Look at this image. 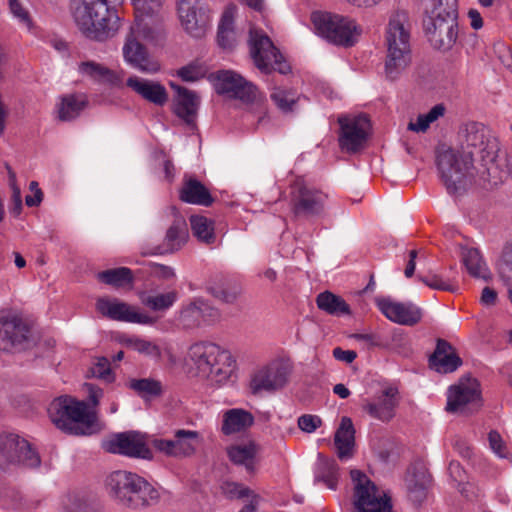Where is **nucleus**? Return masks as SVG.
<instances>
[{"instance_id": "f257e3e1", "label": "nucleus", "mask_w": 512, "mask_h": 512, "mask_svg": "<svg viewBox=\"0 0 512 512\" xmlns=\"http://www.w3.org/2000/svg\"><path fill=\"white\" fill-rule=\"evenodd\" d=\"M165 38L163 21L159 14L135 13L134 22L129 26L122 47L124 61L132 68L146 74L160 70L143 42L160 44Z\"/></svg>"}, {"instance_id": "f03ea898", "label": "nucleus", "mask_w": 512, "mask_h": 512, "mask_svg": "<svg viewBox=\"0 0 512 512\" xmlns=\"http://www.w3.org/2000/svg\"><path fill=\"white\" fill-rule=\"evenodd\" d=\"M121 0H71L73 19L81 33L89 39L105 41L121 26V19L111 8Z\"/></svg>"}, {"instance_id": "7ed1b4c3", "label": "nucleus", "mask_w": 512, "mask_h": 512, "mask_svg": "<svg viewBox=\"0 0 512 512\" xmlns=\"http://www.w3.org/2000/svg\"><path fill=\"white\" fill-rule=\"evenodd\" d=\"M109 496L119 505L133 509H143L160 501V490L144 477L127 471L111 472L105 480Z\"/></svg>"}, {"instance_id": "20e7f679", "label": "nucleus", "mask_w": 512, "mask_h": 512, "mask_svg": "<svg viewBox=\"0 0 512 512\" xmlns=\"http://www.w3.org/2000/svg\"><path fill=\"white\" fill-rule=\"evenodd\" d=\"M412 24L405 10L394 11L388 20L385 31V74L390 80H396L411 63Z\"/></svg>"}, {"instance_id": "39448f33", "label": "nucleus", "mask_w": 512, "mask_h": 512, "mask_svg": "<svg viewBox=\"0 0 512 512\" xmlns=\"http://www.w3.org/2000/svg\"><path fill=\"white\" fill-rule=\"evenodd\" d=\"M48 414L55 426L65 432L91 435L101 430L97 411L71 396L55 398L48 407Z\"/></svg>"}, {"instance_id": "423d86ee", "label": "nucleus", "mask_w": 512, "mask_h": 512, "mask_svg": "<svg viewBox=\"0 0 512 512\" xmlns=\"http://www.w3.org/2000/svg\"><path fill=\"white\" fill-rule=\"evenodd\" d=\"M185 360L199 377L215 383L226 381L233 371L234 360L231 353L210 341L191 344Z\"/></svg>"}, {"instance_id": "0eeeda50", "label": "nucleus", "mask_w": 512, "mask_h": 512, "mask_svg": "<svg viewBox=\"0 0 512 512\" xmlns=\"http://www.w3.org/2000/svg\"><path fill=\"white\" fill-rule=\"evenodd\" d=\"M472 159L454 149H446L437 155V169L447 192L451 195L463 193L473 181Z\"/></svg>"}, {"instance_id": "6e6552de", "label": "nucleus", "mask_w": 512, "mask_h": 512, "mask_svg": "<svg viewBox=\"0 0 512 512\" xmlns=\"http://www.w3.org/2000/svg\"><path fill=\"white\" fill-rule=\"evenodd\" d=\"M311 21L319 36L338 46H353L362 32L355 20L337 14L313 12Z\"/></svg>"}, {"instance_id": "1a4fd4ad", "label": "nucleus", "mask_w": 512, "mask_h": 512, "mask_svg": "<svg viewBox=\"0 0 512 512\" xmlns=\"http://www.w3.org/2000/svg\"><path fill=\"white\" fill-rule=\"evenodd\" d=\"M350 476L353 483L352 512H392L390 498L380 494L366 474L353 469Z\"/></svg>"}, {"instance_id": "9d476101", "label": "nucleus", "mask_w": 512, "mask_h": 512, "mask_svg": "<svg viewBox=\"0 0 512 512\" xmlns=\"http://www.w3.org/2000/svg\"><path fill=\"white\" fill-rule=\"evenodd\" d=\"M250 54L255 66L264 74L278 71L290 72V65L284 60L271 39L262 31L251 29L249 33Z\"/></svg>"}, {"instance_id": "9b49d317", "label": "nucleus", "mask_w": 512, "mask_h": 512, "mask_svg": "<svg viewBox=\"0 0 512 512\" xmlns=\"http://www.w3.org/2000/svg\"><path fill=\"white\" fill-rule=\"evenodd\" d=\"M40 463L38 452L26 439L15 433L0 434V468L9 466L36 468Z\"/></svg>"}, {"instance_id": "f8f14e48", "label": "nucleus", "mask_w": 512, "mask_h": 512, "mask_svg": "<svg viewBox=\"0 0 512 512\" xmlns=\"http://www.w3.org/2000/svg\"><path fill=\"white\" fill-rule=\"evenodd\" d=\"M35 344L30 326L15 313L0 311V350H25Z\"/></svg>"}, {"instance_id": "ddd939ff", "label": "nucleus", "mask_w": 512, "mask_h": 512, "mask_svg": "<svg viewBox=\"0 0 512 512\" xmlns=\"http://www.w3.org/2000/svg\"><path fill=\"white\" fill-rule=\"evenodd\" d=\"M327 195L296 179L291 187L292 211L296 217L312 218L322 215Z\"/></svg>"}, {"instance_id": "4468645a", "label": "nucleus", "mask_w": 512, "mask_h": 512, "mask_svg": "<svg viewBox=\"0 0 512 512\" xmlns=\"http://www.w3.org/2000/svg\"><path fill=\"white\" fill-rule=\"evenodd\" d=\"M200 442L201 436L198 431L178 429L172 439L155 438L151 444L167 457L183 459L193 456Z\"/></svg>"}, {"instance_id": "2eb2a0df", "label": "nucleus", "mask_w": 512, "mask_h": 512, "mask_svg": "<svg viewBox=\"0 0 512 512\" xmlns=\"http://www.w3.org/2000/svg\"><path fill=\"white\" fill-rule=\"evenodd\" d=\"M96 310L108 319L120 322L152 325L156 318L142 312L138 307L117 298L100 297L96 301Z\"/></svg>"}, {"instance_id": "dca6fc26", "label": "nucleus", "mask_w": 512, "mask_h": 512, "mask_svg": "<svg viewBox=\"0 0 512 512\" xmlns=\"http://www.w3.org/2000/svg\"><path fill=\"white\" fill-rule=\"evenodd\" d=\"M479 383L476 379L461 380L448 390L446 410L453 413L468 414L481 405Z\"/></svg>"}, {"instance_id": "f3484780", "label": "nucleus", "mask_w": 512, "mask_h": 512, "mask_svg": "<svg viewBox=\"0 0 512 512\" xmlns=\"http://www.w3.org/2000/svg\"><path fill=\"white\" fill-rule=\"evenodd\" d=\"M339 146L348 153L358 152L367 140L370 121L366 115L341 116Z\"/></svg>"}, {"instance_id": "a211bd4d", "label": "nucleus", "mask_w": 512, "mask_h": 512, "mask_svg": "<svg viewBox=\"0 0 512 512\" xmlns=\"http://www.w3.org/2000/svg\"><path fill=\"white\" fill-rule=\"evenodd\" d=\"M103 448L113 454L130 458L152 459V451L146 445L144 437L135 431L122 432L112 435L103 443Z\"/></svg>"}, {"instance_id": "6ab92c4d", "label": "nucleus", "mask_w": 512, "mask_h": 512, "mask_svg": "<svg viewBox=\"0 0 512 512\" xmlns=\"http://www.w3.org/2000/svg\"><path fill=\"white\" fill-rule=\"evenodd\" d=\"M423 26L430 44L437 50L448 51L459 36L458 17L423 21Z\"/></svg>"}, {"instance_id": "aec40b11", "label": "nucleus", "mask_w": 512, "mask_h": 512, "mask_svg": "<svg viewBox=\"0 0 512 512\" xmlns=\"http://www.w3.org/2000/svg\"><path fill=\"white\" fill-rule=\"evenodd\" d=\"M381 313L390 321L404 326H414L423 317V310L413 302H398L390 297L376 299Z\"/></svg>"}, {"instance_id": "412c9836", "label": "nucleus", "mask_w": 512, "mask_h": 512, "mask_svg": "<svg viewBox=\"0 0 512 512\" xmlns=\"http://www.w3.org/2000/svg\"><path fill=\"white\" fill-rule=\"evenodd\" d=\"M177 13L184 30L194 38L205 35L209 15L199 6V0H177Z\"/></svg>"}, {"instance_id": "4be33fe9", "label": "nucleus", "mask_w": 512, "mask_h": 512, "mask_svg": "<svg viewBox=\"0 0 512 512\" xmlns=\"http://www.w3.org/2000/svg\"><path fill=\"white\" fill-rule=\"evenodd\" d=\"M289 374L287 365L272 362L254 373L250 381V389L253 394L278 390L287 383Z\"/></svg>"}, {"instance_id": "5701e85b", "label": "nucleus", "mask_w": 512, "mask_h": 512, "mask_svg": "<svg viewBox=\"0 0 512 512\" xmlns=\"http://www.w3.org/2000/svg\"><path fill=\"white\" fill-rule=\"evenodd\" d=\"M216 89L220 94L245 102L253 101L257 90L255 85L233 71L218 72Z\"/></svg>"}, {"instance_id": "b1692460", "label": "nucleus", "mask_w": 512, "mask_h": 512, "mask_svg": "<svg viewBox=\"0 0 512 512\" xmlns=\"http://www.w3.org/2000/svg\"><path fill=\"white\" fill-rule=\"evenodd\" d=\"M431 483V475L422 462L413 463L407 470L405 484L409 499L420 505L427 496Z\"/></svg>"}, {"instance_id": "393cba45", "label": "nucleus", "mask_w": 512, "mask_h": 512, "mask_svg": "<svg viewBox=\"0 0 512 512\" xmlns=\"http://www.w3.org/2000/svg\"><path fill=\"white\" fill-rule=\"evenodd\" d=\"M462 360L452 345L444 339H438L434 353L429 358V365L439 373L454 372L461 366Z\"/></svg>"}, {"instance_id": "a878e982", "label": "nucleus", "mask_w": 512, "mask_h": 512, "mask_svg": "<svg viewBox=\"0 0 512 512\" xmlns=\"http://www.w3.org/2000/svg\"><path fill=\"white\" fill-rule=\"evenodd\" d=\"M126 85L143 99L155 105L163 106L168 100L167 91L159 82L131 76L127 79Z\"/></svg>"}, {"instance_id": "bb28decb", "label": "nucleus", "mask_w": 512, "mask_h": 512, "mask_svg": "<svg viewBox=\"0 0 512 512\" xmlns=\"http://www.w3.org/2000/svg\"><path fill=\"white\" fill-rule=\"evenodd\" d=\"M189 237L186 220L182 216L175 217L174 221L167 229L163 243L157 246L152 254L174 253L180 250L187 242Z\"/></svg>"}, {"instance_id": "cd10ccee", "label": "nucleus", "mask_w": 512, "mask_h": 512, "mask_svg": "<svg viewBox=\"0 0 512 512\" xmlns=\"http://www.w3.org/2000/svg\"><path fill=\"white\" fill-rule=\"evenodd\" d=\"M396 390L393 388L385 389L374 400L363 405L372 418L387 422L395 416V408L397 406Z\"/></svg>"}, {"instance_id": "c85d7f7f", "label": "nucleus", "mask_w": 512, "mask_h": 512, "mask_svg": "<svg viewBox=\"0 0 512 512\" xmlns=\"http://www.w3.org/2000/svg\"><path fill=\"white\" fill-rule=\"evenodd\" d=\"M179 198L185 203L204 207H209L214 202V198L209 189L192 176L184 177L182 187L179 191Z\"/></svg>"}, {"instance_id": "c756f323", "label": "nucleus", "mask_w": 512, "mask_h": 512, "mask_svg": "<svg viewBox=\"0 0 512 512\" xmlns=\"http://www.w3.org/2000/svg\"><path fill=\"white\" fill-rule=\"evenodd\" d=\"M254 424V416L242 408H232L224 411L222 415L221 432L232 435L245 432Z\"/></svg>"}, {"instance_id": "7c9ffc66", "label": "nucleus", "mask_w": 512, "mask_h": 512, "mask_svg": "<svg viewBox=\"0 0 512 512\" xmlns=\"http://www.w3.org/2000/svg\"><path fill=\"white\" fill-rule=\"evenodd\" d=\"M258 451V446L253 441H249L231 445L227 448V455L233 464L243 466L251 473L255 470Z\"/></svg>"}, {"instance_id": "2f4dec72", "label": "nucleus", "mask_w": 512, "mask_h": 512, "mask_svg": "<svg viewBox=\"0 0 512 512\" xmlns=\"http://www.w3.org/2000/svg\"><path fill=\"white\" fill-rule=\"evenodd\" d=\"M334 443L337 448V455L341 460L349 459L353 456L355 429L349 417H342L335 433Z\"/></svg>"}, {"instance_id": "473e14b6", "label": "nucleus", "mask_w": 512, "mask_h": 512, "mask_svg": "<svg viewBox=\"0 0 512 512\" xmlns=\"http://www.w3.org/2000/svg\"><path fill=\"white\" fill-rule=\"evenodd\" d=\"M171 88L177 93L175 113L187 124H192L198 106L196 94L185 87L170 83Z\"/></svg>"}, {"instance_id": "72a5a7b5", "label": "nucleus", "mask_w": 512, "mask_h": 512, "mask_svg": "<svg viewBox=\"0 0 512 512\" xmlns=\"http://www.w3.org/2000/svg\"><path fill=\"white\" fill-rule=\"evenodd\" d=\"M78 71L80 74L90 77L94 81L114 86L119 85L123 79L121 73L94 61L81 62Z\"/></svg>"}, {"instance_id": "f704fd0d", "label": "nucleus", "mask_w": 512, "mask_h": 512, "mask_svg": "<svg viewBox=\"0 0 512 512\" xmlns=\"http://www.w3.org/2000/svg\"><path fill=\"white\" fill-rule=\"evenodd\" d=\"M206 291L214 298L229 304L234 303L241 294L240 287L230 283L222 275L211 277L206 284Z\"/></svg>"}, {"instance_id": "c9c22d12", "label": "nucleus", "mask_w": 512, "mask_h": 512, "mask_svg": "<svg viewBox=\"0 0 512 512\" xmlns=\"http://www.w3.org/2000/svg\"><path fill=\"white\" fill-rule=\"evenodd\" d=\"M86 106V99L83 95L68 94L60 98L57 104L58 118L61 121H71L77 118Z\"/></svg>"}, {"instance_id": "e433bc0d", "label": "nucleus", "mask_w": 512, "mask_h": 512, "mask_svg": "<svg viewBox=\"0 0 512 512\" xmlns=\"http://www.w3.org/2000/svg\"><path fill=\"white\" fill-rule=\"evenodd\" d=\"M318 308L333 316L350 314V307L346 301L330 291L320 293L316 298Z\"/></svg>"}, {"instance_id": "4c0bfd02", "label": "nucleus", "mask_w": 512, "mask_h": 512, "mask_svg": "<svg viewBox=\"0 0 512 512\" xmlns=\"http://www.w3.org/2000/svg\"><path fill=\"white\" fill-rule=\"evenodd\" d=\"M465 141L467 146L479 148L486 151L485 155L493 156L495 151V142L486 140V130L483 125L472 123L466 128Z\"/></svg>"}, {"instance_id": "58836bf2", "label": "nucleus", "mask_w": 512, "mask_h": 512, "mask_svg": "<svg viewBox=\"0 0 512 512\" xmlns=\"http://www.w3.org/2000/svg\"><path fill=\"white\" fill-rule=\"evenodd\" d=\"M462 262L472 277L484 280L490 278V272L478 249H465L462 254Z\"/></svg>"}, {"instance_id": "ea45409f", "label": "nucleus", "mask_w": 512, "mask_h": 512, "mask_svg": "<svg viewBox=\"0 0 512 512\" xmlns=\"http://www.w3.org/2000/svg\"><path fill=\"white\" fill-rule=\"evenodd\" d=\"M458 17L457 0H430L424 21Z\"/></svg>"}, {"instance_id": "a19ab883", "label": "nucleus", "mask_w": 512, "mask_h": 512, "mask_svg": "<svg viewBox=\"0 0 512 512\" xmlns=\"http://www.w3.org/2000/svg\"><path fill=\"white\" fill-rule=\"evenodd\" d=\"M201 298H194L179 310L178 322L184 329H193L202 324Z\"/></svg>"}, {"instance_id": "79ce46f5", "label": "nucleus", "mask_w": 512, "mask_h": 512, "mask_svg": "<svg viewBox=\"0 0 512 512\" xmlns=\"http://www.w3.org/2000/svg\"><path fill=\"white\" fill-rule=\"evenodd\" d=\"M58 512H99V510L85 496L78 493H68L61 498Z\"/></svg>"}, {"instance_id": "37998d69", "label": "nucleus", "mask_w": 512, "mask_h": 512, "mask_svg": "<svg viewBox=\"0 0 512 512\" xmlns=\"http://www.w3.org/2000/svg\"><path fill=\"white\" fill-rule=\"evenodd\" d=\"M190 225L193 235L201 242L211 244L215 241L214 221L202 215H192Z\"/></svg>"}, {"instance_id": "c03bdc74", "label": "nucleus", "mask_w": 512, "mask_h": 512, "mask_svg": "<svg viewBox=\"0 0 512 512\" xmlns=\"http://www.w3.org/2000/svg\"><path fill=\"white\" fill-rule=\"evenodd\" d=\"M141 303L152 311H166L171 308L177 300V292L170 291L162 294H140Z\"/></svg>"}, {"instance_id": "a18cd8bd", "label": "nucleus", "mask_w": 512, "mask_h": 512, "mask_svg": "<svg viewBox=\"0 0 512 512\" xmlns=\"http://www.w3.org/2000/svg\"><path fill=\"white\" fill-rule=\"evenodd\" d=\"M233 23V11L226 9L221 17L217 33L218 44L224 49L232 48L235 43Z\"/></svg>"}, {"instance_id": "49530a36", "label": "nucleus", "mask_w": 512, "mask_h": 512, "mask_svg": "<svg viewBox=\"0 0 512 512\" xmlns=\"http://www.w3.org/2000/svg\"><path fill=\"white\" fill-rule=\"evenodd\" d=\"M273 103L283 112H291L300 96L296 90L285 87H273L270 93Z\"/></svg>"}, {"instance_id": "de8ad7c7", "label": "nucleus", "mask_w": 512, "mask_h": 512, "mask_svg": "<svg viewBox=\"0 0 512 512\" xmlns=\"http://www.w3.org/2000/svg\"><path fill=\"white\" fill-rule=\"evenodd\" d=\"M98 279L105 284L112 285L114 287H122L126 284L133 283V274L131 269L127 267H119L98 273Z\"/></svg>"}, {"instance_id": "09e8293b", "label": "nucleus", "mask_w": 512, "mask_h": 512, "mask_svg": "<svg viewBox=\"0 0 512 512\" xmlns=\"http://www.w3.org/2000/svg\"><path fill=\"white\" fill-rule=\"evenodd\" d=\"M446 107L440 103L433 106L428 113L418 115L416 121H410L408 129L413 132H425L431 123L444 116Z\"/></svg>"}, {"instance_id": "8fccbe9b", "label": "nucleus", "mask_w": 512, "mask_h": 512, "mask_svg": "<svg viewBox=\"0 0 512 512\" xmlns=\"http://www.w3.org/2000/svg\"><path fill=\"white\" fill-rule=\"evenodd\" d=\"M129 387L142 398H152L162 394L161 382L150 378L132 379Z\"/></svg>"}, {"instance_id": "3c124183", "label": "nucleus", "mask_w": 512, "mask_h": 512, "mask_svg": "<svg viewBox=\"0 0 512 512\" xmlns=\"http://www.w3.org/2000/svg\"><path fill=\"white\" fill-rule=\"evenodd\" d=\"M128 345L138 353L144 354L148 357L159 359L161 357L160 347L153 341L133 337L128 340Z\"/></svg>"}, {"instance_id": "603ef678", "label": "nucleus", "mask_w": 512, "mask_h": 512, "mask_svg": "<svg viewBox=\"0 0 512 512\" xmlns=\"http://www.w3.org/2000/svg\"><path fill=\"white\" fill-rule=\"evenodd\" d=\"M418 279L432 289L455 292L457 285L451 278L444 279L436 273H429L426 276H418Z\"/></svg>"}, {"instance_id": "864d4df0", "label": "nucleus", "mask_w": 512, "mask_h": 512, "mask_svg": "<svg viewBox=\"0 0 512 512\" xmlns=\"http://www.w3.org/2000/svg\"><path fill=\"white\" fill-rule=\"evenodd\" d=\"M338 466L332 461L326 463L315 476V482H323L329 489L336 490L338 486Z\"/></svg>"}, {"instance_id": "5fc2aeb1", "label": "nucleus", "mask_w": 512, "mask_h": 512, "mask_svg": "<svg viewBox=\"0 0 512 512\" xmlns=\"http://www.w3.org/2000/svg\"><path fill=\"white\" fill-rule=\"evenodd\" d=\"M489 445L492 451L501 459L512 463V451L509 449L502 436L497 431H490L488 434Z\"/></svg>"}, {"instance_id": "6e6d98bb", "label": "nucleus", "mask_w": 512, "mask_h": 512, "mask_svg": "<svg viewBox=\"0 0 512 512\" xmlns=\"http://www.w3.org/2000/svg\"><path fill=\"white\" fill-rule=\"evenodd\" d=\"M206 67L198 62H192L177 71V75L186 82H195L205 77Z\"/></svg>"}, {"instance_id": "4d7b16f0", "label": "nucleus", "mask_w": 512, "mask_h": 512, "mask_svg": "<svg viewBox=\"0 0 512 512\" xmlns=\"http://www.w3.org/2000/svg\"><path fill=\"white\" fill-rule=\"evenodd\" d=\"M9 10L13 17L28 30L33 28V20L29 11L20 0H8Z\"/></svg>"}, {"instance_id": "13d9d810", "label": "nucleus", "mask_w": 512, "mask_h": 512, "mask_svg": "<svg viewBox=\"0 0 512 512\" xmlns=\"http://www.w3.org/2000/svg\"><path fill=\"white\" fill-rule=\"evenodd\" d=\"M94 377L102 379L108 383L114 381V375L111 371L110 361L106 357H98L91 368Z\"/></svg>"}, {"instance_id": "bf43d9fd", "label": "nucleus", "mask_w": 512, "mask_h": 512, "mask_svg": "<svg viewBox=\"0 0 512 512\" xmlns=\"http://www.w3.org/2000/svg\"><path fill=\"white\" fill-rule=\"evenodd\" d=\"M223 493L230 499H240L250 496L251 490L242 484L235 482H224L221 486Z\"/></svg>"}, {"instance_id": "052dcab7", "label": "nucleus", "mask_w": 512, "mask_h": 512, "mask_svg": "<svg viewBox=\"0 0 512 512\" xmlns=\"http://www.w3.org/2000/svg\"><path fill=\"white\" fill-rule=\"evenodd\" d=\"M135 13L159 14L164 0H131Z\"/></svg>"}, {"instance_id": "680f3d73", "label": "nucleus", "mask_w": 512, "mask_h": 512, "mask_svg": "<svg viewBox=\"0 0 512 512\" xmlns=\"http://www.w3.org/2000/svg\"><path fill=\"white\" fill-rule=\"evenodd\" d=\"M147 266L149 268V272L161 279L169 280L175 277L174 269L170 266L149 262L147 263Z\"/></svg>"}, {"instance_id": "e2e57ef3", "label": "nucleus", "mask_w": 512, "mask_h": 512, "mask_svg": "<svg viewBox=\"0 0 512 512\" xmlns=\"http://www.w3.org/2000/svg\"><path fill=\"white\" fill-rule=\"evenodd\" d=\"M201 318L202 322L212 324L220 319V312L217 308L212 307L207 301L201 298Z\"/></svg>"}, {"instance_id": "0e129e2a", "label": "nucleus", "mask_w": 512, "mask_h": 512, "mask_svg": "<svg viewBox=\"0 0 512 512\" xmlns=\"http://www.w3.org/2000/svg\"><path fill=\"white\" fill-rule=\"evenodd\" d=\"M322 421L320 417L316 415H302L298 419L299 428L307 433L314 432L320 425Z\"/></svg>"}, {"instance_id": "69168bd1", "label": "nucleus", "mask_w": 512, "mask_h": 512, "mask_svg": "<svg viewBox=\"0 0 512 512\" xmlns=\"http://www.w3.org/2000/svg\"><path fill=\"white\" fill-rule=\"evenodd\" d=\"M353 338L362 342L366 348L383 346L381 337L375 333H356L353 335Z\"/></svg>"}, {"instance_id": "338daca9", "label": "nucleus", "mask_w": 512, "mask_h": 512, "mask_svg": "<svg viewBox=\"0 0 512 512\" xmlns=\"http://www.w3.org/2000/svg\"><path fill=\"white\" fill-rule=\"evenodd\" d=\"M495 53L497 54L500 62L507 68L512 67V54L510 48L505 43H496L494 46Z\"/></svg>"}, {"instance_id": "774afa93", "label": "nucleus", "mask_w": 512, "mask_h": 512, "mask_svg": "<svg viewBox=\"0 0 512 512\" xmlns=\"http://www.w3.org/2000/svg\"><path fill=\"white\" fill-rule=\"evenodd\" d=\"M85 387L88 392L89 400L92 403V405H89V407L96 411V407L98 406L99 401L103 396V390L91 383H86Z\"/></svg>"}]
</instances>
